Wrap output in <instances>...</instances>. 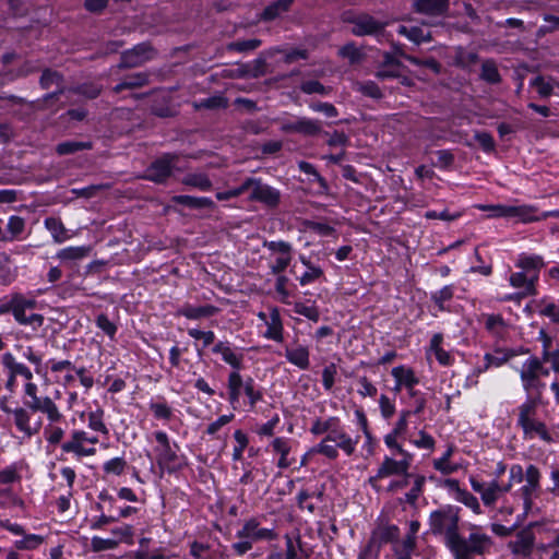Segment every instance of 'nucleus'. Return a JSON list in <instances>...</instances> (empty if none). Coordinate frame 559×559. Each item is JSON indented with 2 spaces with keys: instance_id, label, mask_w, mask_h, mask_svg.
<instances>
[{
  "instance_id": "nucleus-53",
  "label": "nucleus",
  "mask_w": 559,
  "mask_h": 559,
  "mask_svg": "<svg viewBox=\"0 0 559 559\" xmlns=\"http://www.w3.org/2000/svg\"><path fill=\"white\" fill-rule=\"evenodd\" d=\"M485 328L490 334L501 336L506 331L507 324L500 314H486Z\"/></svg>"
},
{
  "instance_id": "nucleus-37",
  "label": "nucleus",
  "mask_w": 559,
  "mask_h": 559,
  "mask_svg": "<svg viewBox=\"0 0 559 559\" xmlns=\"http://www.w3.org/2000/svg\"><path fill=\"white\" fill-rule=\"evenodd\" d=\"M173 202L179 205H185L190 209H209L214 210L215 203L212 199L206 197H191V195H175Z\"/></svg>"
},
{
  "instance_id": "nucleus-42",
  "label": "nucleus",
  "mask_w": 559,
  "mask_h": 559,
  "mask_svg": "<svg viewBox=\"0 0 559 559\" xmlns=\"http://www.w3.org/2000/svg\"><path fill=\"white\" fill-rule=\"evenodd\" d=\"M88 246L67 247L59 250L56 258L62 262H76L85 259L90 254Z\"/></svg>"
},
{
  "instance_id": "nucleus-57",
  "label": "nucleus",
  "mask_w": 559,
  "mask_h": 559,
  "mask_svg": "<svg viewBox=\"0 0 559 559\" xmlns=\"http://www.w3.org/2000/svg\"><path fill=\"white\" fill-rule=\"evenodd\" d=\"M338 55L340 57L347 59L350 64L358 63L364 59L362 51L353 41L342 46L338 50Z\"/></svg>"
},
{
  "instance_id": "nucleus-63",
  "label": "nucleus",
  "mask_w": 559,
  "mask_h": 559,
  "mask_svg": "<svg viewBox=\"0 0 559 559\" xmlns=\"http://www.w3.org/2000/svg\"><path fill=\"white\" fill-rule=\"evenodd\" d=\"M262 41L258 38H251V39H245V40H237L229 43L227 45V49L230 51H237V52H248L252 51L261 46Z\"/></svg>"
},
{
  "instance_id": "nucleus-2",
  "label": "nucleus",
  "mask_w": 559,
  "mask_h": 559,
  "mask_svg": "<svg viewBox=\"0 0 559 559\" xmlns=\"http://www.w3.org/2000/svg\"><path fill=\"white\" fill-rule=\"evenodd\" d=\"M60 397V391H55V397L46 396L38 403L29 407L16 406L9 407L4 401L0 402V408L3 413L11 415L13 424L23 438L31 439L43 429L44 438L50 445L63 443L66 429L60 426L66 421L61 408L56 402Z\"/></svg>"
},
{
  "instance_id": "nucleus-55",
  "label": "nucleus",
  "mask_w": 559,
  "mask_h": 559,
  "mask_svg": "<svg viewBox=\"0 0 559 559\" xmlns=\"http://www.w3.org/2000/svg\"><path fill=\"white\" fill-rule=\"evenodd\" d=\"M189 554L194 559H214V551L207 543L193 540L189 544Z\"/></svg>"
},
{
  "instance_id": "nucleus-34",
  "label": "nucleus",
  "mask_w": 559,
  "mask_h": 559,
  "mask_svg": "<svg viewBox=\"0 0 559 559\" xmlns=\"http://www.w3.org/2000/svg\"><path fill=\"white\" fill-rule=\"evenodd\" d=\"M17 277V266L14 265L10 255L0 252V285L9 286Z\"/></svg>"
},
{
  "instance_id": "nucleus-47",
  "label": "nucleus",
  "mask_w": 559,
  "mask_h": 559,
  "mask_svg": "<svg viewBox=\"0 0 559 559\" xmlns=\"http://www.w3.org/2000/svg\"><path fill=\"white\" fill-rule=\"evenodd\" d=\"M453 454V448L449 447L443 455L432 461L433 468L443 475H450L459 469V466L450 462V457Z\"/></svg>"
},
{
  "instance_id": "nucleus-40",
  "label": "nucleus",
  "mask_w": 559,
  "mask_h": 559,
  "mask_svg": "<svg viewBox=\"0 0 559 559\" xmlns=\"http://www.w3.org/2000/svg\"><path fill=\"white\" fill-rule=\"evenodd\" d=\"M148 83V74L145 72H138L126 76L120 83H118L112 91L116 94L121 93L123 90H133L142 87Z\"/></svg>"
},
{
  "instance_id": "nucleus-49",
  "label": "nucleus",
  "mask_w": 559,
  "mask_h": 559,
  "mask_svg": "<svg viewBox=\"0 0 559 559\" xmlns=\"http://www.w3.org/2000/svg\"><path fill=\"white\" fill-rule=\"evenodd\" d=\"M397 33L402 36H405L411 41L415 44H420L424 41H430L431 36L429 33L425 34L424 31L418 26L407 27L404 25L399 26Z\"/></svg>"
},
{
  "instance_id": "nucleus-35",
  "label": "nucleus",
  "mask_w": 559,
  "mask_h": 559,
  "mask_svg": "<svg viewBox=\"0 0 559 559\" xmlns=\"http://www.w3.org/2000/svg\"><path fill=\"white\" fill-rule=\"evenodd\" d=\"M294 3V0H276L270 3L260 14V20L264 22L274 21L281 17L284 13L288 12Z\"/></svg>"
},
{
  "instance_id": "nucleus-24",
  "label": "nucleus",
  "mask_w": 559,
  "mask_h": 559,
  "mask_svg": "<svg viewBox=\"0 0 559 559\" xmlns=\"http://www.w3.org/2000/svg\"><path fill=\"white\" fill-rule=\"evenodd\" d=\"M534 534L531 530L525 528L516 533L514 538L509 542V548L514 555L528 556L534 546Z\"/></svg>"
},
{
  "instance_id": "nucleus-11",
  "label": "nucleus",
  "mask_w": 559,
  "mask_h": 559,
  "mask_svg": "<svg viewBox=\"0 0 559 559\" xmlns=\"http://www.w3.org/2000/svg\"><path fill=\"white\" fill-rule=\"evenodd\" d=\"M519 376L526 394L543 395L546 384L538 377L537 356L531 355L523 361Z\"/></svg>"
},
{
  "instance_id": "nucleus-7",
  "label": "nucleus",
  "mask_w": 559,
  "mask_h": 559,
  "mask_svg": "<svg viewBox=\"0 0 559 559\" xmlns=\"http://www.w3.org/2000/svg\"><path fill=\"white\" fill-rule=\"evenodd\" d=\"M542 404V395L526 394L525 401L518 407V426L525 438H536L551 441L545 423L537 418L538 406Z\"/></svg>"
},
{
  "instance_id": "nucleus-30",
  "label": "nucleus",
  "mask_w": 559,
  "mask_h": 559,
  "mask_svg": "<svg viewBox=\"0 0 559 559\" xmlns=\"http://www.w3.org/2000/svg\"><path fill=\"white\" fill-rule=\"evenodd\" d=\"M63 82V76L61 73H59L58 71H55V70H51V69H45L41 73V76H40V80H39V84L43 88L47 90V88H50L52 85H56L58 88V91L51 93V94H48L45 99H50V98H55L61 94H63L64 90L61 86Z\"/></svg>"
},
{
  "instance_id": "nucleus-39",
  "label": "nucleus",
  "mask_w": 559,
  "mask_h": 559,
  "mask_svg": "<svg viewBox=\"0 0 559 559\" xmlns=\"http://www.w3.org/2000/svg\"><path fill=\"white\" fill-rule=\"evenodd\" d=\"M426 480V476L421 474L419 476H416L413 483L409 485V490L405 492L404 497L401 499V502H404L411 507H415L417 504L418 499L424 493Z\"/></svg>"
},
{
  "instance_id": "nucleus-44",
  "label": "nucleus",
  "mask_w": 559,
  "mask_h": 559,
  "mask_svg": "<svg viewBox=\"0 0 559 559\" xmlns=\"http://www.w3.org/2000/svg\"><path fill=\"white\" fill-rule=\"evenodd\" d=\"M105 412L102 407L87 413V427L95 432H99L105 437L109 436V429L104 420Z\"/></svg>"
},
{
  "instance_id": "nucleus-13",
  "label": "nucleus",
  "mask_w": 559,
  "mask_h": 559,
  "mask_svg": "<svg viewBox=\"0 0 559 559\" xmlns=\"http://www.w3.org/2000/svg\"><path fill=\"white\" fill-rule=\"evenodd\" d=\"M239 539H249L252 544L258 542H271L277 538L274 528L262 527L258 518L246 520L240 530L236 533Z\"/></svg>"
},
{
  "instance_id": "nucleus-3",
  "label": "nucleus",
  "mask_w": 559,
  "mask_h": 559,
  "mask_svg": "<svg viewBox=\"0 0 559 559\" xmlns=\"http://www.w3.org/2000/svg\"><path fill=\"white\" fill-rule=\"evenodd\" d=\"M36 307L37 300L34 297L12 293L9 300L0 306V313H11L19 325L29 330L25 334L26 338H33L38 335L45 323L43 314L32 312Z\"/></svg>"
},
{
  "instance_id": "nucleus-9",
  "label": "nucleus",
  "mask_w": 559,
  "mask_h": 559,
  "mask_svg": "<svg viewBox=\"0 0 559 559\" xmlns=\"http://www.w3.org/2000/svg\"><path fill=\"white\" fill-rule=\"evenodd\" d=\"M2 364L15 377H22L25 380L22 392V407H29L46 399L47 395H40L38 385L33 381L34 374L25 364L17 361L11 353L3 355Z\"/></svg>"
},
{
  "instance_id": "nucleus-32",
  "label": "nucleus",
  "mask_w": 559,
  "mask_h": 559,
  "mask_svg": "<svg viewBox=\"0 0 559 559\" xmlns=\"http://www.w3.org/2000/svg\"><path fill=\"white\" fill-rule=\"evenodd\" d=\"M48 364L51 372L63 373L62 379L57 380L62 385L68 386L74 381L75 377L72 372L75 369V365L72 361L50 359Z\"/></svg>"
},
{
  "instance_id": "nucleus-64",
  "label": "nucleus",
  "mask_w": 559,
  "mask_h": 559,
  "mask_svg": "<svg viewBox=\"0 0 559 559\" xmlns=\"http://www.w3.org/2000/svg\"><path fill=\"white\" fill-rule=\"evenodd\" d=\"M300 91L305 94H319V95H328L331 92V87L324 86L317 80L304 81L300 84Z\"/></svg>"
},
{
  "instance_id": "nucleus-8",
  "label": "nucleus",
  "mask_w": 559,
  "mask_h": 559,
  "mask_svg": "<svg viewBox=\"0 0 559 559\" xmlns=\"http://www.w3.org/2000/svg\"><path fill=\"white\" fill-rule=\"evenodd\" d=\"M460 508L445 504L429 514L428 524L430 533L443 536L445 546L459 534Z\"/></svg>"
},
{
  "instance_id": "nucleus-50",
  "label": "nucleus",
  "mask_w": 559,
  "mask_h": 559,
  "mask_svg": "<svg viewBox=\"0 0 559 559\" xmlns=\"http://www.w3.org/2000/svg\"><path fill=\"white\" fill-rule=\"evenodd\" d=\"M148 407L156 419L168 421L173 417V408L163 397H159L158 401L151 402Z\"/></svg>"
},
{
  "instance_id": "nucleus-36",
  "label": "nucleus",
  "mask_w": 559,
  "mask_h": 559,
  "mask_svg": "<svg viewBox=\"0 0 559 559\" xmlns=\"http://www.w3.org/2000/svg\"><path fill=\"white\" fill-rule=\"evenodd\" d=\"M528 349L521 348L519 352L515 349H496L495 354L486 353L484 356V361L488 364V367H500L508 362L511 358L515 357L518 354L527 353Z\"/></svg>"
},
{
  "instance_id": "nucleus-46",
  "label": "nucleus",
  "mask_w": 559,
  "mask_h": 559,
  "mask_svg": "<svg viewBox=\"0 0 559 559\" xmlns=\"http://www.w3.org/2000/svg\"><path fill=\"white\" fill-rule=\"evenodd\" d=\"M22 467L21 462L12 463L0 471V485H11L19 483L22 479Z\"/></svg>"
},
{
  "instance_id": "nucleus-5",
  "label": "nucleus",
  "mask_w": 559,
  "mask_h": 559,
  "mask_svg": "<svg viewBox=\"0 0 559 559\" xmlns=\"http://www.w3.org/2000/svg\"><path fill=\"white\" fill-rule=\"evenodd\" d=\"M493 539L479 527L474 526L467 537L460 534L447 547L454 559H475L490 554Z\"/></svg>"
},
{
  "instance_id": "nucleus-51",
  "label": "nucleus",
  "mask_w": 559,
  "mask_h": 559,
  "mask_svg": "<svg viewBox=\"0 0 559 559\" xmlns=\"http://www.w3.org/2000/svg\"><path fill=\"white\" fill-rule=\"evenodd\" d=\"M182 183L194 187L201 191H210L212 189V181L204 174H188L183 177Z\"/></svg>"
},
{
  "instance_id": "nucleus-22",
  "label": "nucleus",
  "mask_w": 559,
  "mask_h": 559,
  "mask_svg": "<svg viewBox=\"0 0 559 559\" xmlns=\"http://www.w3.org/2000/svg\"><path fill=\"white\" fill-rule=\"evenodd\" d=\"M212 353L221 356L222 360L233 370L243 368V354L228 341H219L212 347Z\"/></svg>"
},
{
  "instance_id": "nucleus-17",
  "label": "nucleus",
  "mask_w": 559,
  "mask_h": 559,
  "mask_svg": "<svg viewBox=\"0 0 559 559\" xmlns=\"http://www.w3.org/2000/svg\"><path fill=\"white\" fill-rule=\"evenodd\" d=\"M86 431L82 429H74L71 431L67 441L61 443V451L63 453H71L76 459L90 457L96 454L95 447H87Z\"/></svg>"
},
{
  "instance_id": "nucleus-56",
  "label": "nucleus",
  "mask_w": 559,
  "mask_h": 559,
  "mask_svg": "<svg viewBox=\"0 0 559 559\" xmlns=\"http://www.w3.org/2000/svg\"><path fill=\"white\" fill-rule=\"evenodd\" d=\"M338 450L337 445L326 441L324 437L317 445L309 450V453L322 454L329 460H336L338 457Z\"/></svg>"
},
{
  "instance_id": "nucleus-38",
  "label": "nucleus",
  "mask_w": 559,
  "mask_h": 559,
  "mask_svg": "<svg viewBox=\"0 0 559 559\" xmlns=\"http://www.w3.org/2000/svg\"><path fill=\"white\" fill-rule=\"evenodd\" d=\"M511 217L518 218L522 223H532L542 221V213L534 205H512Z\"/></svg>"
},
{
  "instance_id": "nucleus-61",
  "label": "nucleus",
  "mask_w": 559,
  "mask_h": 559,
  "mask_svg": "<svg viewBox=\"0 0 559 559\" xmlns=\"http://www.w3.org/2000/svg\"><path fill=\"white\" fill-rule=\"evenodd\" d=\"M127 466L128 463L123 457H114L103 464V472L106 475L120 476L124 473Z\"/></svg>"
},
{
  "instance_id": "nucleus-28",
  "label": "nucleus",
  "mask_w": 559,
  "mask_h": 559,
  "mask_svg": "<svg viewBox=\"0 0 559 559\" xmlns=\"http://www.w3.org/2000/svg\"><path fill=\"white\" fill-rule=\"evenodd\" d=\"M265 325L266 331L263 333V337L282 343L284 340V326L277 308L271 309L269 320L265 322Z\"/></svg>"
},
{
  "instance_id": "nucleus-60",
  "label": "nucleus",
  "mask_w": 559,
  "mask_h": 559,
  "mask_svg": "<svg viewBox=\"0 0 559 559\" xmlns=\"http://www.w3.org/2000/svg\"><path fill=\"white\" fill-rule=\"evenodd\" d=\"M454 290L455 289L453 285H445L440 290L431 295V300L436 304L440 311L445 310L444 304L453 298Z\"/></svg>"
},
{
  "instance_id": "nucleus-58",
  "label": "nucleus",
  "mask_w": 559,
  "mask_h": 559,
  "mask_svg": "<svg viewBox=\"0 0 559 559\" xmlns=\"http://www.w3.org/2000/svg\"><path fill=\"white\" fill-rule=\"evenodd\" d=\"M555 85H558L554 80H546L544 76L538 75L531 81V86L535 87L540 97H549Z\"/></svg>"
},
{
  "instance_id": "nucleus-23",
  "label": "nucleus",
  "mask_w": 559,
  "mask_h": 559,
  "mask_svg": "<svg viewBox=\"0 0 559 559\" xmlns=\"http://www.w3.org/2000/svg\"><path fill=\"white\" fill-rule=\"evenodd\" d=\"M325 438L326 441H330L337 445V448L342 450L347 456H350L355 453L356 447L359 442V437H350L342 426H340L337 429L330 431V433H328Z\"/></svg>"
},
{
  "instance_id": "nucleus-25",
  "label": "nucleus",
  "mask_w": 559,
  "mask_h": 559,
  "mask_svg": "<svg viewBox=\"0 0 559 559\" xmlns=\"http://www.w3.org/2000/svg\"><path fill=\"white\" fill-rule=\"evenodd\" d=\"M219 309L213 305L193 306L185 304L177 309L176 316L185 317L189 320H200L217 314Z\"/></svg>"
},
{
  "instance_id": "nucleus-21",
  "label": "nucleus",
  "mask_w": 559,
  "mask_h": 559,
  "mask_svg": "<svg viewBox=\"0 0 559 559\" xmlns=\"http://www.w3.org/2000/svg\"><path fill=\"white\" fill-rule=\"evenodd\" d=\"M400 536V528L394 524L380 523L371 532L370 539L367 545L374 550V557H378L380 548L383 544L394 543Z\"/></svg>"
},
{
  "instance_id": "nucleus-20",
  "label": "nucleus",
  "mask_w": 559,
  "mask_h": 559,
  "mask_svg": "<svg viewBox=\"0 0 559 559\" xmlns=\"http://www.w3.org/2000/svg\"><path fill=\"white\" fill-rule=\"evenodd\" d=\"M176 160V154H164L147 167L144 178L157 183L164 182L171 175L173 165Z\"/></svg>"
},
{
  "instance_id": "nucleus-1",
  "label": "nucleus",
  "mask_w": 559,
  "mask_h": 559,
  "mask_svg": "<svg viewBox=\"0 0 559 559\" xmlns=\"http://www.w3.org/2000/svg\"><path fill=\"white\" fill-rule=\"evenodd\" d=\"M543 473L530 463L525 467L512 464L509 467V480L500 485L498 479L481 481L469 477L472 489L480 496L483 504L496 510L502 516L511 515L518 507H522V515L527 516L535 508V500L542 496Z\"/></svg>"
},
{
  "instance_id": "nucleus-10",
  "label": "nucleus",
  "mask_w": 559,
  "mask_h": 559,
  "mask_svg": "<svg viewBox=\"0 0 559 559\" xmlns=\"http://www.w3.org/2000/svg\"><path fill=\"white\" fill-rule=\"evenodd\" d=\"M414 456H402L401 460H395L392 456L385 455L383 461L379 465L376 474L369 477L368 483L370 486L377 491L380 490L378 486V481L391 476H400L402 473H405L409 469L413 463Z\"/></svg>"
},
{
  "instance_id": "nucleus-18",
  "label": "nucleus",
  "mask_w": 559,
  "mask_h": 559,
  "mask_svg": "<svg viewBox=\"0 0 559 559\" xmlns=\"http://www.w3.org/2000/svg\"><path fill=\"white\" fill-rule=\"evenodd\" d=\"M264 247L267 248L272 253L276 254L272 261L270 267L273 274H280L284 272L292 262L293 248L287 241H265Z\"/></svg>"
},
{
  "instance_id": "nucleus-16",
  "label": "nucleus",
  "mask_w": 559,
  "mask_h": 559,
  "mask_svg": "<svg viewBox=\"0 0 559 559\" xmlns=\"http://www.w3.org/2000/svg\"><path fill=\"white\" fill-rule=\"evenodd\" d=\"M281 131L284 133H298L304 136H316L322 132L320 120L308 117H296L294 120H283Z\"/></svg>"
},
{
  "instance_id": "nucleus-48",
  "label": "nucleus",
  "mask_w": 559,
  "mask_h": 559,
  "mask_svg": "<svg viewBox=\"0 0 559 559\" xmlns=\"http://www.w3.org/2000/svg\"><path fill=\"white\" fill-rule=\"evenodd\" d=\"M480 79L489 84H498L501 81L497 63L492 59H486L481 63Z\"/></svg>"
},
{
  "instance_id": "nucleus-62",
  "label": "nucleus",
  "mask_w": 559,
  "mask_h": 559,
  "mask_svg": "<svg viewBox=\"0 0 559 559\" xmlns=\"http://www.w3.org/2000/svg\"><path fill=\"white\" fill-rule=\"evenodd\" d=\"M457 502L463 503L465 507L471 509L475 514H481L483 510L480 503L476 496L469 492L466 489L460 491V493L454 498Z\"/></svg>"
},
{
  "instance_id": "nucleus-33",
  "label": "nucleus",
  "mask_w": 559,
  "mask_h": 559,
  "mask_svg": "<svg viewBox=\"0 0 559 559\" xmlns=\"http://www.w3.org/2000/svg\"><path fill=\"white\" fill-rule=\"evenodd\" d=\"M443 335L441 333H436L432 335L429 345V353H432L438 360V362L442 366H451L454 362V357L444 348H442Z\"/></svg>"
},
{
  "instance_id": "nucleus-26",
  "label": "nucleus",
  "mask_w": 559,
  "mask_h": 559,
  "mask_svg": "<svg viewBox=\"0 0 559 559\" xmlns=\"http://www.w3.org/2000/svg\"><path fill=\"white\" fill-rule=\"evenodd\" d=\"M450 0H414L413 9L420 14L439 16L447 13Z\"/></svg>"
},
{
  "instance_id": "nucleus-59",
  "label": "nucleus",
  "mask_w": 559,
  "mask_h": 559,
  "mask_svg": "<svg viewBox=\"0 0 559 559\" xmlns=\"http://www.w3.org/2000/svg\"><path fill=\"white\" fill-rule=\"evenodd\" d=\"M25 229V219L21 216H10L7 224V230L10 237H7V241L17 239Z\"/></svg>"
},
{
  "instance_id": "nucleus-54",
  "label": "nucleus",
  "mask_w": 559,
  "mask_h": 559,
  "mask_svg": "<svg viewBox=\"0 0 559 559\" xmlns=\"http://www.w3.org/2000/svg\"><path fill=\"white\" fill-rule=\"evenodd\" d=\"M420 474L417 473H411L409 469L405 473H402L400 476H397L395 479H392L386 488L388 492H397L406 487H408L416 476H419Z\"/></svg>"
},
{
  "instance_id": "nucleus-12",
  "label": "nucleus",
  "mask_w": 559,
  "mask_h": 559,
  "mask_svg": "<svg viewBox=\"0 0 559 559\" xmlns=\"http://www.w3.org/2000/svg\"><path fill=\"white\" fill-rule=\"evenodd\" d=\"M352 25V34L361 36H379L382 35L386 23L377 20L368 13L354 14L346 20Z\"/></svg>"
},
{
  "instance_id": "nucleus-4",
  "label": "nucleus",
  "mask_w": 559,
  "mask_h": 559,
  "mask_svg": "<svg viewBox=\"0 0 559 559\" xmlns=\"http://www.w3.org/2000/svg\"><path fill=\"white\" fill-rule=\"evenodd\" d=\"M545 266L544 258L539 254L522 252L515 260L516 272H512L509 276V284L521 295L533 297L538 294L537 285L539 274Z\"/></svg>"
},
{
  "instance_id": "nucleus-31",
  "label": "nucleus",
  "mask_w": 559,
  "mask_h": 559,
  "mask_svg": "<svg viewBox=\"0 0 559 559\" xmlns=\"http://www.w3.org/2000/svg\"><path fill=\"white\" fill-rule=\"evenodd\" d=\"M273 452L280 454L277 467L281 469L288 468L292 465V461L288 459L292 450V442L288 438L277 437L271 442Z\"/></svg>"
},
{
  "instance_id": "nucleus-43",
  "label": "nucleus",
  "mask_w": 559,
  "mask_h": 559,
  "mask_svg": "<svg viewBox=\"0 0 559 559\" xmlns=\"http://www.w3.org/2000/svg\"><path fill=\"white\" fill-rule=\"evenodd\" d=\"M44 225L51 234L55 242L62 243L70 238V235L60 218L52 216L47 217L44 221Z\"/></svg>"
},
{
  "instance_id": "nucleus-52",
  "label": "nucleus",
  "mask_w": 559,
  "mask_h": 559,
  "mask_svg": "<svg viewBox=\"0 0 559 559\" xmlns=\"http://www.w3.org/2000/svg\"><path fill=\"white\" fill-rule=\"evenodd\" d=\"M242 392L248 397V404L251 408L263 399L262 391L257 386L254 379L251 377H247Z\"/></svg>"
},
{
  "instance_id": "nucleus-14",
  "label": "nucleus",
  "mask_w": 559,
  "mask_h": 559,
  "mask_svg": "<svg viewBox=\"0 0 559 559\" xmlns=\"http://www.w3.org/2000/svg\"><path fill=\"white\" fill-rule=\"evenodd\" d=\"M0 528L7 530L15 536H21L20 539L14 542V547L17 550H35L44 543L41 535L26 534L21 524L13 523L10 520H0Z\"/></svg>"
},
{
  "instance_id": "nucleus-29",
  "label": "nucleus",
  "mask_w": 559,
  "mask_h": 559,
  "mask_svg": "<svg viewBox=\"0 0 559 559\" xmlns=\"http://www.w3.org/2000/svg\"><path fill=\"white\" fill-rule=\"evenodd\" d=\"M241 369L231 370L227 378L228 401L235 407L239 403L246 379L240 374Z\"/></svg>"
},
{
  "instance_id": "nucleus-15",
  "label": "nucleus",
  "mask_w": 559,
  "mask_h": 559,
  "mask_svg": "<svg viewBox=\"0 0 559 559\" xmlns=\"http://www.w3.org/2000/svg\"><path fill=\"white\" fill-rule=\"evenodd\" d=\"M253 183V189L249 194L250 201L262 203L270 209H275L280 205L282 193L278 189L263 182L261 178L257 177Z\"/></svg>"
},
{
  "instance_id": "nucleus-41",
  "label": "nucleus",
  "mask_w": 559,
  "mask_h": 559,
  "mask_svg": "<svg viewBox=\"0 0 559 559\" xmlns=\"http://www.w3.org/2000/svg\"><path fill=\"white\" fill-rule=\"evenodd\" d=\"M94 144L92 141H64L56 145V153L60 156L75 154L80 151L92 150Z\"/></svg>"
},
{
  "instance_id": "nucleus-6",
  "label": "nucleus",
  "mask_w": 559,
  "mask_h": 559,
  "mask_svg": "<svg viewBox=\"0 0 559 559\" xmlns=\"http://www.w3.org/2000/svg\"><path fill=\"white\" fill-rule=\"evenodd\" d=\"M153 437L156 441L153 454L160 477L164 473L176 474L182 471L187 466V460L185 455L178 453V444L176 442L171 443L168 435L162 430L155 431Z\"/></svg>"
},
{
  "instance_id": "nucleus-45",
  "label": "nucleus",
  "mask_w": 559,
  "mask_h": 559,
  "mask_svg": "<svg viewBox=\"0 0 559 559\" xmlns=\"http://www.w3.org/2000/svg\"><path fill=\"white\" fill-rule=\"evenodd\" d=\"M391 374L394 380H399L404 385V389H412V386H416L419 382L414 371L405 366L394 367Z\"/></svg>"
},
{
  "instance_id": "nucleus-19",
  "label": "nucleus",
  "mask_w": 559,
  "mask_h": 559,
  "mask_svg": "<svg viewBox=\"0 0 559 559\" xmlns=\"http://www.w3.org/2000/svg\"><path fill=\"white\" fill-rule=\"evenodd\" d=\"M155 50L148 43H141L122 52L119 69L135 68L154 58Z\"/></svg>"
},
{
  "instance_id": "nucleus-27",
  "label": "nucleus",
  "mask_w": 559,
  "mask_h": 559,
  "mask_svg": "<svg viewBox=\"0 0 559 559\" xmlns=\"http://www.w3.org/2000/svg\"><path fill=\"white\" fill-rule=\"evenodd\" d=\"M310 354L307 346L297 344L295 346L285 347V358L292 365L301 370H307L310 366Z\"/></svg>"
}]
</instances>
